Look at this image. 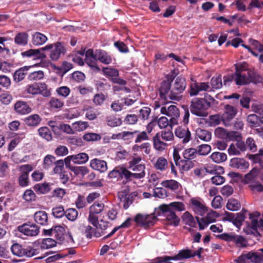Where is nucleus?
Listing matches in <instances>:
<instances>
[{"label":"nucleus","mask_w":263,"mask_h":263,"mask_svg":"<svg viewBox=\"0 0 263 263\" xmlns=\"http://www.w3.org/2000/svg\"><path fill=\"white\" fill-rule=\"evenodd\" d=\"M175 78L173 73H169L165 76V80L160 83L159 93L161 99H170L178 101L182 99V93L186 87L185 79L181 77Z\"/></svg>","instance_id":"obj_1"},{"label":"nucleus","mask_w":263,"mask_h":263,"mask_svg":"<svg viewBox=\"0 0 263 263\" xmlns=\"http://www.w3.org/2000/svg\"><path fill=\"white\" fill-rule=\"evenodd\" d=\"M211 103L204 98H194L191 101L190 111L192 114L199 117H205L208 115L207 110Z\"/></svg>","instance_id":"obj_2"},{"label":"nucleus","mask_w":263,"mask_h":263,"mask_svg":"<svg viewBox=\"0 0 263 263\" xmlns=\"http://www.w3.org/2000/svg\"><path fill=\"white\" fill-rule=\"evenodd\" d=\"M234 261L236 263H263V249L242 254Z\"/></svg>","instance_id":"obj_3"},{"label":"nucleus","mask_w":263,"mask_h":263,"mask_svg":"<svg viewBox=\"0 0 263 263\" xmlns=\"http://www.w3.org/2000/svg\"><path fill=\"white\" fill-rule=\"evenodd\" d=\"M25 91L27 93L33 96L41 95L48 97L51 95L50 89H48L47 85L44 82H35L28 84L26 86Z\"/></svg>","instance_id":"obj_4"},{"label":"nucleus","mask_w":263,"mask_h":263,"mask_svg":"<svg viewBox=\"0 0 263 263\" xmlns=\"http://www.w3.org/2000/svg\"><path fill=\"white\" fill-rule=\"evenodd\" d=\"M160 212H158L157 215H160L161 213L166 217L168 224L177 227L180 222V218L176 215L174 211L170 209V207L166 204H162L159 206Z\"/></svg>","instance_id":"obj_5"},{"label":"nucleus","mask_w":263,"mask_h":263,"mask_svg":"<svg viewBox=\"0 0 263 263\" xmlns=\"http://www.w3.org/2000/svg\"><path fill=\"white\" fill-rule=\"evenodd\" d=\"M104 208V203L98 202H95L89 207L88 220L95 227L97 228L99 219L98 214L103 211Z\"/></svg>","instance_id":"obj_6"},{"label":"nucleus","mask_w":263,"mask_h":263,"mask_svg":"<svg viewBox=\"0 0 263 263\" xmlns=\"http://www.w3.org/2000/svg\"><path fill=\"white\" fill-rule=\"evenodd\" d=\"M51 45L49 57L53 61H57L61 56L64 55L66 53V49L64 43L57 42L53 44H49Z\"/></svg>","instance_id":"obj_7"},{"label":"nucleus","mask_w":263,"mask_h":263,"mask_svg":"<svg viewBox=\"0 0 263 263\" xmlns=\"http://www.w3.org/2000/svg\"><path fill=\"white\" fill-rule=\"evenodd\" d=\"M157 220V217L155 214L150 215H143L138 214L135 217V221L145 229H147L154 225Z\"/></svg>","instance_id":"obj_8"},{"label":"nucleus","mask_w":263,"mask_h":263,"mask_svg":"<svg viewBox=\"0 0 263 263\" xmlns=\"http://www.w3.org/2000/svg\"><path fill=\"white\" fill-rule=\"evenodd\" d=\"M161 112L170 117V126H172L178 124V119L179 117V110L175 105H170L167 108L162 107Z\"/></svg>","instance_id":"obj_9"},{"label":"nucleus","mask_w":263,"mask_h":263,"mask_svg":"<svg viewBox=\"0 0 263 263\" xmlns=\"http://www.w3.org/2000/svg\"><path fill=\"white\" fill-rule=\"evenodd\" d=\"M18 231L27 236H36L40 232V227L36 224L28 222L18 227Z\"/></svg>","instance_id":"obj_10"},{"label":"nucleus","mask_w":263,"mask_h":263,"mask_svg":"<svg viewBox=\"0 0 263 263\" xmlns=\"http://www.w3.org/2000/svg\"><path fill=\"white\" fill-rule=\"evenodd\" d=\"M33 170V167L30 164H24L20 166L21 175L18 177V183L22 187H25L29 184V173Z\"/></svg>","instance_id":"obj_11"},{"label":"nucleus","mask_w":263,"mask_h":263,"mask_svg":"<svg viewBox=\"0 0 263 263\" xmlns=\"http://www.w3.org/2000/svg\"><path fill=\"white\" fill-rule=\"evenodd\" d=\"M224 110L221 117L222 120L224 124H229V122L236 115L237 110L235 107L229 104L224 106Z\"/></svg>","instance_id":"obj_12"},{"label":"nucleus","mask_w":263,"mask_h":263,"mask_svg":"<svg viewBox=\"0 0 263 263\" xmlns=\"http://www.w3.org/2000/svg\"><path fill=\"white\" fill-rule=\"evenodd\" d=\"M191 207L197 215H204L208 211L206 206L199 199L192 198L191 199Z\"/></svg>","instance_id":"obj_13"},{"label":"nucleus","mask_w":263,"mask_h":263,"mask_svg":"<svg viewBox=\"0 0 263 263\" xmlns=\"http://www.w3.org/2000/svg\"><path fill=\"white\" fill-rule=\"evenodd\" d=\"M175 134L176 137L182 139L183 143H188L192 138L191 132L186 127H178L175 130Z\"/></svg>","instance_id":"obj_14"},{"label":"nucleus","mask_w":263,"mask_h":263,"mask_svg":"<svg viewBox=\"0 0 263 263\" xmlns=\"http://www.w3.org/2000/svg\"><path fill=\"white\" fill-rule=\"evenodd\" d=\"M14 108L17 114L21 115L28 114L32 111L28 103L23 101H17L14 105Z\"/></svg>","instance_id":"obj_15"},{"label":"nucleus","mask_w":263,"mask_h":263,"mask_svg":"<svg viewBox=\"0 0 263 263\" xmlns=\"http://www.w3.org/2000/svg\"><path fill=\"white\" fill-rule=\"evenodd\" d=\"M229 165L231 167L243 171L248 168L249 163L245 159L235 157L232 158L230 161Z\"/></svg>","instance_id":"obj_16"},{"label":"nucleus","mask_w":263,"mask_h":263,"mask_svg":"<svg viewBox=\"0 0 263 263\" xmlns=\"http://www.w3.org/2000/svg\"><path fill=\"white\" fill-rule=\"evenodd\" d=\"M91 167L101 173H104L107 170V163L105 161L95 158L92 159L90 162Z\"/></svg>","instance_id":"obj_17"},{"label":"nucleus","mask_w":263,"mask_h":263,"mask_svg":"<svg viewBox=\"0 0 263 263\" xmlns=\"http://www.w3.org/2000/svg\"><path fill=\"white\" fill-rule=\"evenodd\" d=\"M259 216L260 213L258 212L249 214V218L252 220L251 222V233L256 236H260L261 235L257 230V228L259 227L258 221L254 218L258 217Z\"/></svg>","instance_id":"obj_18"},{"label":"nucleus","mask_w":263,"mask_h":263,"mask_svg":"<svg viewBox=\"0 0 263 263\" xmlns=\"http://www.w3.org/2000/svg\"><path fill=\"white\" fill-rule=\"evenodd\" d=\"M42 121L41 117L38 114L30 115L24 119L25 124L29 127H36Z\"/></svg>","instance_id":"obj_19"},{"label":"nucleus","mask_w":263,"mask_h":263,"mask_svg":"<svg viewBox=\"0 0 263 263\" xmlns=\"http://www.w3.org/2000/svg\"><path fill=\"white\" fill-rule=\"evenodd\" d=\"M82 232L85 235L87 238L91 239L93 236L96 237L101 236L100 232H97V228H93L90 225L85 226L83 224Z\"/></svg>","instance_id":"obj_20"},{"label":"nucleus","mask_w":263,"mask_h":263,"mask_svg":"<svg viewBox=\"0 0 263 263\" xmlns=\"http://www.w3.org/2000/svg\"><path fill=\"white\" fill-rule=\"evenodd\" d=\"M31 66H24L16 70L13 73V80L16 83H19L23 80L26 75L27 74V71Z\"/></svg>","instance_id":"obj_21"},{"label":"nucleus","mask_w":263,"mask_h":263,"mask_svg":"<svg viewBox=\"0 0 263 263\" xmlns=\"http://www.w3.org/2000/svg\"><path fill=\"white\" fill-rule=\"evenodd\" d=\"M34 219L37 223L41 226H46L48 224V215L45 211H40L35 212Z\"/></svg>","instance_id":"obj_22"},{"label":"nucleus","mask_w":263,"mask_h":263,"mask_svg":"<svg viewBox=\"0 0 263 263\" xmlns=\"http://www.w3.org/2000/svg\"><path fill=\"white\" fill-rule=\"evenodd\" d=\"M28 34L26 32H18L14 37V43L18 46H25L28 44Z\"/></svg>","instance_id":"obj_23"},{"label":"nucleus","mask_w":263,"mask_h":263,"mask_svg":"<svg viewBox=\"0 0 263 263\" xmlns=\"http://www.w3.org/2000/svg\"><path fill=\"white\" fill-rule=\"evenodd\" d=\"M47 40L48 38L45 34L36 32L32 35L31 42L34 46H40L45 43Z\"/></svg>","instance_id":"obj_24"},{"label":"nucleus","mask_w":263,"mask_h":263,"mask_svg":"<svg viewBox=\"0 0 263 263\" xmlns=\"http://www.w3.org/2000/svg\"><path fill=\"white\" fill-rule=\"evenodd\" d=\"M96 56L98 60L104 64H109L112 62L111 57L104 50H97Z\"/></svg>","instance_id":"obj_25"},{"label":"nucleus","mask_w":263,"mask_h":263,"mask_svg":"<svg viewBox=\"0 0 263 263\" xmlns=\"http://www.w3.org/2000/svg\"><path fill=\"white\" fill-rule=\"evenodd\" d=\"M133 171L135 172L133 173L136 179H140L144 178L145 176V165L142 163L137 165L133 166L132 168H129Z\"/></svg>","instance_id":"obj_26"},{"label":"nucleus","mask_w":263,"mask_h":263,"mask_svg":"<svg viewBox=\"0 0 263 263\" xmlns=\"http://www.w3.org/2000/svg\"><path fill=\"white\" fill-rule=\"evenodd\" d=\"M154 147L158 151L162 152L164 151L167 144L162 141L160 139V135L159 133H158L154 136L153 138Z\"/></svg>","instance_id":"obj_27"},{"label":"nucleus","mask_w":263,"mask_h":263,"mask_svg":"<svg viewBox=\"0 0 263 263\" xmlns=\"http://www.w3.org/2000/svg\"><path fill=\"white\" fill-rule=\"evenodd\" d=\"M196 137L197 139L208 142L211 140L212 134L207 130L199 128L196 130Z\"/></svg>","instance_id":"obj_28"},{"label":"nucleus","mask_w":263,"mask_h":263,"mask_svg":"<svg viewBox=\"0 0 263 263\" xmlns=\"http://www.w3.org/2000/svg\"><path fill=\"white\" fill-rule=\"evenodd\" d=\"M66 233L65 229L63 227L60 225L54 227L53 235L59 244L64 240Z\"/></svg>","instance_id":"obj_29"},{"label":"nucleus","mask_w":263,"mask_h":263,"mask_svg":"<svg viewBox=\"0 0 263 263\" xmlns=\"http://www.w3.org/2000/svg\"><path fill=\"white\" fill-rule=\"evenodd\" d=\"M192 250L189 249H182L179 251L177 254L173 256V259L175 260H181L190 258H193L192 255Z\"/></svg>","instance_id":"obj_30"},{"label":"nucleus","mask_w":263,"mask_h":263,"mask_svg":"<svg viewBox=\"0 0 263 263\" xmlns=\"http://www.w3.org/2000/svg\"><path fill=\"white\" fill-rule=\"evenodd\" d=\"M235 84L238 86H245L249 84L248 72L244 73H235Z\"/></svg>","instance_id":"obj_31"},{"label":"nucleus","mask_w":263,"mask_h":263,"mask_svg":"<svg viewBox=\"0 0 263 263\" xmlns=\"http://www.w3.org/2000/svg\"><path fill=\"white\" fill-rule=\"evenodd\" d=\"M168 162L163 157H159L156 163L154 164V167L156 170L163 172L166 170L168 167Z\"/></svg>","instance_id":"obj_32"},{"label":"nucleus","mask_w":263,"mask_h":263,"mask_svg":"<svg viewBox=\"0 0 263 263\" xmlns=\"http://www.w3.org/2000/svg\"><path fill=\"white\" fill-rule=\"evenodd\" d=\"M106 122L108 126L114 127L120 126L122 123V119L115 115H110L106 118Z\"/></svg>","instance_id":"obj_33"},{"label":"nucleus","mask_w":263,"mask_h":263,"mask_svg":"<svg viewBox=\"0 0 263 263\" xmlns=\"http://www.w3.org/2000/svg\"><path fill=\"white\" fill-rule=\"evenodd\" d=\"M182 221L191 227L195 228L196 227V222L193 215L189 212H185L182 216Z\"/></svg>","instance_id":"obj_34"},{"label":"nucleus","mask_w":263,"mask_h":263,"mask_svg":"<svg viewBox=\"0 0 263 263\" xmlns=\"http://www.w3.org/2000/svg\"><path fill=\"white\" fill-rule=\"evenodd\" d=\"M248 75L249 84L251 83L257 84L261 83L262 81V77L252 70L248 71Z\"/></svg>","instance_id":"obj_35"},{"label":"nucleus","mask_w":263,"mask_h":263,"mask_svg":"<svg viewBox=\"0 0 263 263\" xmlns=\"http://www.w3.org/2000/svg\"><path fill=\"white\" fill-rule=\"evenodd\" d=\"M33 189L37 194H45L50 191V187L49 183H43L34 185Z\"/></svg>","instance_id":"obj_36"},{"label":"nucleus","mask_w":263,"mask_h":263,"mask_svg":"<svg viewBox=\"0 0 263 263\" xmlns=\"http://www.w3.org/2000/svg\"><path fill=\"white\" fill-rule=\"evenodd\" d=\"M261 117H258L256 114H250L247 117V121L251 127H258L262 123Z\"/></svg>","instance_id":"obj_37"},{"label":"nucleus","mask_w":263,"mask_h":263,"mask_svg":"<svg viewBox=\"0 0 263 263\" xmlns=\"http://www.w3.org/2000/svg\"><path fill=\"white\" fill-rule=\"evenodd\" d=\"M138 131L134 132H123L121 133L112 134L111 138L112 139H132L134 135L138 133Z\"/></svg>","instance_id":"obj_38"},{"label":"nucleus","mask_w":263,"mask_h":263,"mask_svg":"<svg viewBox=\"0 0 263 263\" xmlns=\"http://www.w3.org/2000/svg\"><path fill=\"white\" fill-rule=\"evenodd\" d=\"M131 219L130 218H127L124 222H123L120 226L116 227L108 234L105 236L103 239H106L111 237L118 230L121 228H127L130 226Z\"/></svg>","instance_id":"obj_39"},{"label":"nucleus","mask_w":263,"mask_h":263,"mask_svg":"<svg viewBox=\"0 0 263 263\" xmlns=\"http://www.w3.org/2000/svg\"><path fill=\"white\" fill-rule=\"evenodd\" d=\"M57 243V241L51 238H44L40 243V247L42 249H49L55 247Z\"/></svg>","instance_id":"obj_40"},{"label":"nucleus","mask_w":263,"mask_h":263,"mask_svg":"<svg viewBox=\"0 0 263 263\" xmlns=\"http://www.w3.org/2000/svg\"><path fill=\"white\" fill-rule=\"evenodd\" d=\"M161 185L165 188L172 191H176L178 189L180 185L179 183L175 180H166L161 182Z\"/></svg>","instance_id":"obj_41"},{"label":"nucleus","mask_w":263,"mask_h":263,"mask_svg":"<svg viewBox=\"0 0 263 263\" xmlns=\"http://www.w3.org/2000/svg\"><path fill=\"white\" fill-rule=\"evenodd\" d=\"M50 107L54 110H59L61 109L64 105V102L63 100L55 98L52 97L49 102Z\"/></svg>","instance_id":"obj_42"},{"label":"nucleus","mask_w":263,"mask_h":263,"mask_svg":"<svg viewBox=\"0 0 263 263\" xmlns=\"http://www.w3.org/2000/svg\"><path fill=\"white\" fill-rule=\"evenodd\" d=\"M73 162L74 164H83L88 160V156L84 153H79L75 155H72Z\"/></svg>","instance_id":"obj_43"},{"label":"nucleus","mask_w":263,"mask_h":263,"mask_svg":"<svg viewBox=\"0 0 263 263\" xmlns=\"http://www.w3.org/2000/svg\"><path fill=\"white\" fill-rule=\"evenodd\" d=\"M197 155V150L194 148L185 149L183 153V158L186 160L193 159L195 158Z\"/></svg>","instance_id":"obj_44"},{"label":"nucleus","mask_w":263,"mask_h":263,"mask_svg":"<svg viewBox=\"0 0 263 263\" xmlns=\"http://www.w3.org/2000/svg\"><path fill=\"white\" fill-rule=\"evenodd\" d=\"M51 45H46L44 47L39 49H35V60H44L46 58V55L44 52L45 50H49L51 48Z\"/></svg>","instance_id":"obj_45"},{"label":"nucleus","mask_w":263,"mask_h":263,"mask_svg":"<svg viewBox=\"0 0 263 263\" xmlns=\"http://www.w3.org/2000/svg\"><path fill=\"white\" fill-rule=\"evenodd\" d=\"M249 158L254 163H258L260 166L263 168V148L259 150L258 154L250 155Z\"/></svg>","instance_id":"obj_46"},{"label":"nucleus","mask_w":263,"mask_h":263,"mask_svg":"<svg viewBox=\"0 0 263 263\" xmlns=\"http://www.w3.org/2000/svg\"><path fill=\"white\" fill-rule=\"evenodd\" d=\"M39 135L48 141L52 140V137L51 132L47 127H42L38 129Z\"/></svg>","instance_id":"obj_47"},{"label":"nucleus","mask_w":263,"mask_h":263,"mask_svg":"<svg viewBox=\"0 0 263 263\" xmlns=\"http://www.w3.org/2000/svg\"><path fill=\"white\" fill-rule=\"evenodd\" d=\"M212 160L217 163L225 161L227 159L226 154L220 152H214L210 156Z\"/></svg>","instance_id":"obj_48"},{"label":"nucleus","mask_w":263,"mask_h":263,"mask_svg":"<svg viewBox=\"0 0 263 263\" xmlns=\"http://www.w3.org/2000/svg\"><path fill=\"white\" fill-rule=\"evenodd\" d=\"M210 84L212 89H220L222 87L221 76L213 77L211 80Z\"/></svg>","instance_id":"obj_49"},{"label":"nucleus","mask_w":263,"mask_h":263,"mask_svg":"<svg viewBox=\"0 0 263 263\" xmlns=\"http://www.w3.org/2000/svg\"><path fill=\"white\" fill-rule=\"evenodd\" d=\"M226 206L229 210L235 211L238 210L240 208L241 204L237 200L231 198L229 199Z\"/></svg>","instance_id":"obj_50"},{"label":"nucleus","mask_w":263,"mask_h":263,"mask_svg":"<svg viewBox=\"0 0 263 263\" xmlns=\"http://www.w3.org/2000/svg\"><path fill=\"white\" fill-rule=\"evenodd\" d=\"M83 138L87 142H95L100 140L101 136L94 133H87L83 135Z\"/></svg>","instance_id":"obj_51"},{"label":"nucleus","mask_w":263,"mask_h":263,"mask_svg":"<svg viewBox=\"0 0 263 263\" xmlns=\"http://www.w3.org/2000/svg\"><path fill=\"white\" fill-rule=\"evenodd\" d=\"M96 88L98 91L101 93H106L110 89V85L107 82L98 81L96 84Z\"/></svg>","instance_id":"obj_52"},{"label":"nucleus","mask_w":263,"mask_h":263,"mask_svg":"<svg viewBox=\"0 0 263 263\" xmlns=\"http://www.w3.org/2000/svg\"><path fill=\"white\" fill-rule=\"evenodd\" d=\"M65 216L71 221H75L78 216V212L75 209L69 208L65 211Z\"/></svg>","instance_id":"obj_53"},{"label":"nucleus","mask_w":263,"mask_h":263,"mask_svg":"<svg viewBox=\"0 0 263 263\" xmlns=\"http://www.w3.org/2000/svg\"><path fill=\"white\" fill-rule=\"evenodd\" d=\"M242 212L237 213L235 216L234 224L237 227L242 225V222L245 219V215L244 213L247 212L245 209H242Z\"/></svg>","instance_id":"obj_54"},{"label":"nucleus","mask_w":263,"mask_h":263,"mask_svg":"<svg viewBox=\"0 0 263 263\" xmlns=\"http://www.w3.org/2000/svg\"><path fill=\"white\" fill-rule=\"evenodd\" d=\"M23 252V256L31 257L39 254V250L31 246H27L24 247Z\"/></svg>","instance_id":"obj_55"},{"label":"nucleus","mask_w":263,"mask_h":263,"mask_svg":"<svg viewBox=\"0 0 263 263\" xmlns=\"http://www.w3.org/2000/svg\"><path fill=\"white\" fill-rule=\"evenodd\" d=\"M44 76V72L42 70L35 71L31 72L28 76L29 81H38L43 79Z\"/></svg>","instance_id":"obj_56"},{"label":"nucleus","mask_w":263,"mask_h":263,"mask_svg":"<svg viewBox=\"0 0 263 263\" xmlns=\"http://www.w3.org/2000/svg\"><path fill=\"white\" fill-rule=\"evenodd\" d=\"M52 214L54 217L61 218L65 216V211L62 205H59L52 209Z\"/></svg>","instance_id":"obj_57"},{"label":"nucleus","mask_w":263,"mask_h":263,"mask_svg":"<svg viewBox=\"0 0 263 263\" xmlns=\"http://www.w3.org/2000/svg\"><path fill=\"white\" fill-rule=\"evenodd\" d=\"M235 71L234 72V73L239 72L240 73H247L248 70H251L248 68V65L246 62L236 64L235 65Z\"/></svg>","instance_id":"obj_58"},{"label":"nucleus","mask_w":263,"mask_h":263,"mask_svg":"<svg viewBox=\"0 0 263 263\" xmlns=\"http://www.w3.org/2000/svg\"><path fill=\"white\" fill-rule=\"evenodd\" d=\"M72 128L76 131H83L88 127V124L87 122L79 121L74 122L72 124Z\"/></svg>","instance_id":"obj_59"},{"label":"nucleus","mask_w":263,"mask_h":263,"mask_svg":"<svg viewBox=\"0 0 263 263\" xmlns=\"http://www.w3.org/2000/svg\"><path fill=\"white\" fill-rule=\"evenodd\" d=\"M106 100V97L101 93H98L95 95L92 102L96 106H101Z\"/></svg>","instance_id":"obj_60"},{"label":"nucleus","mask_w":263,"mask_h":263,"mask_svg":"<svg viewBox=\"0 0 263 263\" xmlns=\"http://www.w3.org/2000/svg\"><path fill=\"white\" fill-rule=\"evenodd\" d=\"M23 249L24 247L18 243H14L11 247L12 253L19 257H23Z\"/></svg>","instance_id":"obj_61"},{"label":"nucleus","mask_w":263,"mask_h":263,"mask_svg":"<svg viewBox=\"0 0 263 263\" xmlns=\"http://www.w3.org/2000/svg\"><path fill=\"white\" fill-rule=\"evenodd\" d=\"M151 112V109L148 107H143L139 110L138 117L143 120L148 119Z\"/></svg>","instance_id":"obj_62"},{"label":"nucleus","mask_w":263,"mask_h":263,"mask_svg":"<svg viewBox=\"0 0 263 263\" xmlns=\"http://www.w3.org/2000/svg\"><path fill=\"white\" fill-rule=\"evenodd\" d=\"M198 155L201 156L207 155L211 151V147L208 144H201L198 147Z\"/></svg>","instance_id":"obj_63"},{"label":"nucleus","mask_w":263,"mask_h":263,"mask_svg":"<svg viewBox=\"0 0 263 263\" xmlns=\"http://www.w3.org/2000/svg\"><path fill=\"white\" fill-rule=\"evenodd\" d=\"M55 91L59 96L66 98L69 96L70 89L67 86H61L57 88Z\"/></svg>","instance_id":"obj_64"}]
</instances>
